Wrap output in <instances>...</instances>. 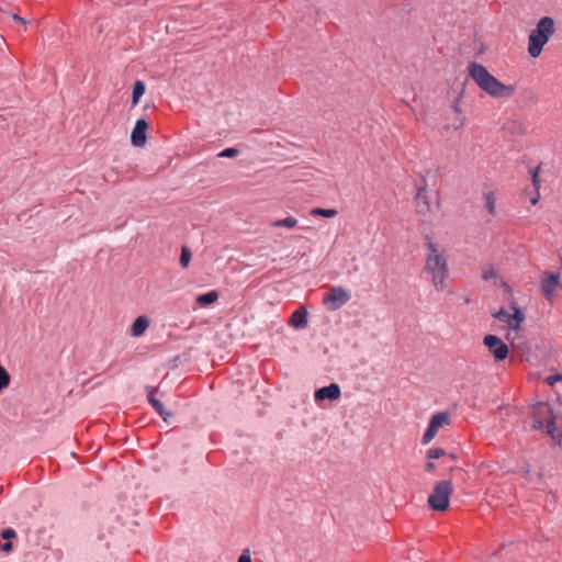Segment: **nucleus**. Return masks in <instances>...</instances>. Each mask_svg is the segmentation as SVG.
I'll list each match as a JSON object with an SVG mask.
<instances>
[{"label":"nucleus","mask_w":562,"mask_h":562,"mask_svg":"<svg viewBox=\"0 0 562 562\" xmlns=\"http://www.w3.org/2000/svg\"><path fill=\"white\" fill-rule=\"evenodd\" d=\"M533 428L546 430L559 445H562V404L554 407L538 402L531 406Z\"/></svg>","instance_id":"nucleus-1"},{"label":"nucleus","mask_w":562,"mask_h":562,"mask_svg":"<svg viewBox=\"0 0 562 562\" xmlns=\"http://www.w3.org/2000/svg\"><path fill=\"white\" fill-rule=\"evenodd\" d=\"M427 249L428 255L425 263V273L435 289L441 292L447 288L449 274L445 250L440 249L439 246L430 239L427 241Z\"/></svg>","instance_id":"nucleus-2"},{"label":"nucleus","mask_w":562,"mask_h":562,"mask_svg":"<svg viewBox=\"0 0 562 562\" xmlns=\"http://www.w3.org/2000/svg\"><path fill=\"white\" fill-rule=\"evenodd\" d=\"M470 78L485 91L488 95L499 99H509L515 93L513 86H505L493 75L488 72L486 67L477 63H470L468 66Z\"/></svg>","instance_id":"nucleus-3"},{"label":"nucleus","mask_w":562,"mask_h":562,"mask_svg":"<svg viewBox=\"0 0 562 562\" xmlns=\"http://www.w3.org/2000/svg\"><path fill=\"white\" fill-rule=\"evenodd\" d=\"M555 31L554 21L550 16L541 18L528 38V53L531 57L540 56L543 46Z\"/></svg>","instance_id":"nucleus-4"},{"label":"nucleus","mask_w":562,"mask_h":562,"mask_svg":"<svg viewBox=\"0 0 562 562\" xmlns=\"http://www.w3.org/2000/svg\"><path fill=\"white\" fill-rule=\"evenodd\" d=\"M452 484L450 481H440L436 483L432 492L428 496V505L432 510L445 512L449 507Z\"/></svg>","instance_id":"nucleus-5"},{"label":"nucleus","mask_w":562,"mask_h":562,"mask_svg":"<svg viewBox=\"0 0 562 562\" xmlns=\"http://www.w3.org/2000/svg\"><path fill=\"white\" fill-rule=\"evenodd\" d=\"M350 292L342 286H331L323 295V304L328 311H337L342 307L349 300Z\"/></svg>","instance_id":"nucleus-6"},{"label":"nucleus","mask_w":562,"mask_h":562,"mask_svg":"<svg viewBox=\"0 0 562 562\" xmlns=\"http://www.w3.org/2000/svg\"><path fill=\"white\" fill-rule=\"evenodd\" d=\"M451 424V415L449 412H439L431 416L430 422L428 424V427L426 431L423 435L422 443L427 445L437 435L438 430L446 426Z\"/></svg>","instance_id":"nucleus-7"},{"label":"nucleus","mask_w":562,"mask_h":562,"mask_svg":"<svg viewBox=\"0 0 562 562\" xmlns=\"http://www.w3.org/2000/svg\"><path fill=\"white\" fill-rule=\"evenodd\" d=\"M494 316L513 329L519 328L525 319V314L516 305H512L510 308H501Z\"/></svg>","instance_id":"nucleus-8"},{"label":"nucleus","mask_w":562,"mask_h":562,"mask_svg":"<svg viewBox=\"0 0 562 562\" xmlns=\"http://www.w3.org/2000/svg\"><path fill=\"white\" fill-rule=\"evenodd\" d=\"M561 285L560 276L557 272H544L540 279L541 293L544 299L552 302L554 294Z\"/></svg>","instance_id":"nucleus-9"},{"label":"nucleus","mask_w":562,"mask_h":562,"mask_svg":"<svg viewBox=\"0 0 562 562\" xmlns=\"http://www.w3.org/2000/svg\"><path fill=\"white\" fill-rule=\"evenodd\" d=\"M483 344L496 361H503L508 357V347L499 337L491 334L486 335Z\"/></svg>","instance_id":"nucleus-10"},{"label":"nucleus","mask_w":562,"mask_h":562,"mask_svg":"<svg viewBox=\"0 0 562 562\" xmlns=\"http://www.w3.org/2000/svg\"><path fill=\"white\" fill-rule=\"evenodd\" d=\"M340 395V386L337 383H330L329 385L319 387L314 392V402L318 407L323 408V403L325 401H337L339 400Z\"/></svg>","instance_id":"nucleus-11"},{"label":"nucleus","mask_w":562,"mask_h":562,"mask_svg":"<svg viewBox=\"0 0 562 562\" xmlns=\"http://www.w3.org/2000/svg\"><path fill=\"white\" fill-rule=\"evenodd\" d=\"M286 243V245L294 246L295 255L293 256V259L296 258H303L307 250H308V240L307 238L303 236H296V235H289L283 236V244Z\"/></svg>","instance_id":"nucleus-12"},{"label":"nucleus","mask_w":562,"mask_h":562,"mask_svg":"<svg viewBox=\"0 0 562 562\" xmlns=\"http://www.w3.org/2000/svg\"><path fill=\"white\" fill-rule=\"evenodd\" d=\"M148 127L147 122L144 119L136 121V124L132 131L131 143L135 147H143L146 143V130Z\"/></svg>","instance_id":"nucleus-13"},{"label":"nucleus","mask_w":562,"mask_h":562,"mask_svg":"<svg viewBox=\"0 0 562 562\" xmlns=\"http://www.w3.org/2000/svg\"><path fill=\"white\" fill-rule=\"evenodd\" d=\"M289 325L295 329H303L307 325V311L304 307L297 308L290 317Z\"/></svg>","instance_id":"nucleus-14"},{"label":"nucleus","mask_w":562,"mask_h":562,"mask_svg":"<svg viewBox=\"0 0 562 562\" xmlns=\"http://www.w3.org/2000/svg\"><path fill=\"white\" fill-rule=\"evenodd\" d=\"M531 178H532V190L529 191L528 189H526L525 193L527 195H530V203L532 205H536L540 199V194H539V167H536L535 169H532L531 171Z\"/></svg>","instance_id":"nucleus-15"},{"label":"nucleus","mask_w":562,"mask_h":562,"mask_svg":"<svg viewBox=\"0 0 562 562\" xmlns=\"http://www.w3.org/2000/svg\"><path fill=\"white\" fill-rule=\"evenodd\" d=\"M149 326V321L146 316H138L132 324L131 334L134 337L142 336Z\"/></svg>","instance_id":"nucleus-16"},{"label":"nucleus","mask_w":562,"mask_h":562,"mask_svg":"<svg viewBox=\"0 0 562 562\" xmlns=\"http://www.w3.org/2000/svg\"><path fill=\"white\" fill-rule=\"evenodd\" d=\"M416 204L420 213H425L429 210V201L427 198V191L425 188H420L416 194Z\"/></svg>","instance_id":"nucleus-17"},{"label":"nucleus","mask_w":562,"mask_h":562,"mask_svg":"<svg viewBox=\"0 0 562 562\" xmlns=\"http://www.w3.org/2000/svg\"><path fill=\"white\" fill-rule=\"evenodd\" d=\"M148 401H149L150 405L154 407V409L159 414V416H161V417H162V419H164V420H167V419H168V417H169V416H171V414H170V413H168V412L165 409V407H164L162 403H161L159 400H157V398L153 395V393H149V395H148Z\"/></svg>","instance_id":"nucleus-18"},{"label":"nucleus","mask_w":562,"mask_h":562,"mask_svg":"<svg viewBox=\"0 0 562 562\" xmlns=\"http://www.w3.org/2000/svg\"><path fill=\"white\" fill-rule=\"evenodd\" d=\"M484 201H485V209L487 212L492 215H496V198L495 193L493 191H485L483 193Z\"/></svg>","instance_id":"nucleus-19"},{"label":"nucleus","mask_w":562,"mask_h":562,"mask_svg":"<svg viewBox=\"0 0 562 562\" xmlns=\"http://www.w3.org/2000/svg\"><path fill=\"white\" fill-rule=\"evenodd\" d=\"M218 299V293L216 291H210L207 293L200 294L196 297V303L201 306H206L213 304Z\"/></svg>","instance_id":"nucleus-20"},{"label":"nucleus","mask_w":562,"mask_h":562,"mask_svg":"<svg viewBox=\"0 0 562 562\" xmlns=\"http://www.w3.org/2000/svg\"><path fill=\"white\" fill-rule=\"evenodd\" d=\"M145 85L143 81H136L133 87L132 98L133 103L136 104L139 98L145 93Z\"/></svg>","instance_id":"nucleus-21"},{"label":"nucleus","mask_w":562,"mask_h":562,"mask_svg":"<svg viewBox=\"0 0 562 562\" xmlns=\"http://www.w3.org/2000/svg\"><path fill=\"white\" fill-rule=\"evenodd\" d=\"M505 127L509 131H512L513 133H517V134H524L526 132V126L522 122L520 121H512V122H508Z\"/></svg>","instance_id":"nucleus-22"},{"label":"nucleus","mask_w":562,"mask_h":562,"mask_svg":"<svg viewBox=\"0 0 562 562\" xmlns=\"http://www.w3.org/2000/svg\"><path fill=\"white\" fill-rule=\"evenodd\" d=\"M311 215L314 216H324V217H334L337 215V211L334 209H321L315 207L311 211Z\"/></svg>","instance_id":"nucleus-23"},{"label":"nucleus","mask_w":562,"mask_h":562,"mask_svg":"<svg viewBox=\"0 0 562 562\" xmlns=\"http://www.w3.org/2000/svg\"><path fill=\"white\" fill-rule=\"evenodd\" d=\"M191 257H192V254H191L190 249L188 247L183 246L181 249L180 265L183 268H187L191 261Z\"/></svg>","instance_id":"nucleus-24"},{"label":"nucleus","mask_w":562,"mask_h":562,"mask_svg":"<svg viewBox=\"0 0 562 562\" xmlns=\"http://www.w3.org/2000/svg\"><path fill=\"white\" fill-rule=\"evenodd\" d=\"M10 383V375L4 367L0 363V391L5 389Z\"/></svg>","instance_id":"nucleus-25"},{"label":"nucleus","mask_w":562,"mask_h":562,"mask_svg":"<svg viewBox=\"0 0 562 562\" xmlns=\"http://www.w3.org/2000/svg\"><path fill=\"white\" fill-rule=\"evenodd\" d=\"M446 454V451L441 448H431L427 451V457L430 460H437Z\"/></svg>","instance_id":"nucleus-26"},{"label":"nucleus","mask_w":562,"mask_h":562,"mask_svg":"<svg viewBox=\"0 0 562 562\" xmlns=\"http://www.w3.org/2000/svg\"><path fill=\"white\" fill-rule=\"evenodd\" d=\"M238 154V150L236 148H225L223 149L220 154H218V157H222V158H233L235 156H237Z\"/></svg>","instance_id":"nucleus-27"},{"label":"nucleus","mask_w":562,"mask_h":562,"mask_svg":"<svg viewBox=\"0 0 562 562\" xmlns=\"http://www.w3.org/2000/svg\"><path fill=\"white\" fill-rule=\"evenodd\" d=\"M14 537L15 531L12 528H5L1 531V538L5 541H10V539Z\"/></svg>","instance_id":"nucleus-28"},{"label":"nucleus","mask_w":562,"mask_h":562,"mask_svg":"<svg viewBox=\"0 0 562 562\" xmlns=\"http://www.w3.org/2000/svg\"><path fill=\"white\" fill-rule=\"evenodd\" d=\"M485 281H490L496 278V272L493 268L485 269L482 274Z\"/></svg>","instance_id":"nucleus-29"},{"label":"nucleus","mask_w":562,"mask_h":562,"mask_svg":"<svg viewBox=\"0 0 562 562\" xmlns=\"http://www.w3.org/2000/svg\"><path fill=\"white\" fill-rule=\"evenodd\" d=\"M238 562H251V555L249 549L243 550L241 554L238 558Z\"/></svg>","instance_id":"nucleus-30"},{"label":"nucleus","mask_w":562,"mask_h":562,"mask_svg":"<svg viewBox=\"0 0 562 562\" xmlns=\"http://www.w3.org/2000/svg\"><path fill=\"white\" fill-rule=\"evenodd\" d=\"M297 221L294 217L288 216L283 218V227L293 228Z\"/></svg>","instance_id":"nucleus-31"},{"label":"nucleus","mask_w":562,"mask_h":562,"mask_svg":"<svg viewBox=\"0 0 562 562\" xmlns=\"http://www.w3.org/2000/svg\"><path fill=\"white\" fill-rule=\"evenodd\" d=\"M562 380V375L561 374H552V375H549L546 378V382L549 384V385H554L555 382Z\"/></svg>","instance_id":"nucleus-32"},{"label":"nucleus","mask_w":562,"mask_h":562,"mask_svg":"<svg viewBox=\"0 0 562 562\" xmlns=\"http://www.w3.org/2000/svg\"><path fill=\"white\" fill-rule=\"evenodd\" d=\"M290 147L289 150L293 154V156L295 158H297L300 156V154L302 153V147L301 145H294V144H291L289 143Z\"/></svg>","instance_id":"nucleus-33"},{"label":"nucleus","mask_w":562,"mask_h":562,"mask_svg":"<svg viewBox=\"0 0 562 562\" xmlns=\"http://www.w3.org/2000/svg\"><path fill=\"white\" fill-rule=\"evenodd\" d=\"M292 178V168L291 167H283V179Z\"/></svg>","instance_id":"nucleus-34"},{"label":"nucleus","mask_w":562,"mask_h":562,"mask_svg":"<svg viewBox=\"0 0 562 562\" xmlns=\"http://www.w3.org/2000/svg\"><path fill=\"white\" fill-rule=\"evenodd\" d=\"M434 468H435V465H434V463H431V462H428V463L426 464V470H427V471H431Z\"/></svg>","instance_id":"nucleus-35"},{"label":"nucleus","mask_w":562,"mask_h":562,"mask_svg":"<svg viewBox=\"0 0 562 562\" xmlns=\"http://www.w3.org/2000/svg\"><path fill=\"white\" fill-rule=\"evenodd\" d=\"M274 225H276V226H281V221H280V220H279V221H276V222H274Z\"/></svg>","instance_id":"nucleus-36"},{"label":"nucleus","mask_w":562,"mask_h":562,"mask_svg":"<svg viewBox=\"0 0 562 562\" xmlns=\"http://www.w3.org/2000/svg\"><path fill=\"white\" fill-rule=\"evenodd\" d=\"M282 149H283V151H284L285 149H288V147L285 146V144H284V143H283ZM284 156H285V154L283 153V157H284Z\"/></svg>","instance_id":"nucleus-37"}]
</instances>
